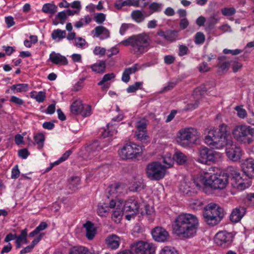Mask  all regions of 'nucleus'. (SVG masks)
Returning a JSON list of instances; mask_svg holds the SVG:
<instances>
[{
  "instance_id": "nucleus-14",
  "label": "nucleus",
  "mask_w": 254,
  "mask_h": 254,
  "mask_svg": "<svg viewBox=\"0 0 254 254\" xmlns=\"http://www.w3.org/2000/svg\"><path fill=\"white\" fill-rule=\"evenodd\" d=\"M70 112L73 115H81L83 117H87L91 114V108L89 105L82 103L79 99L74 101L70 105Z\"/></svg>"
},
{
  "instance_id": "nucleus-44",
  "label": "nucleus",
  "mask_w": 254,
  "mask_h": 254,
  "mask_svg": "<svg viewBox=\"0 0 254 254\" xmlns=\"http://www.w3.org/2000/svg\"><path fill=\"white\" fill-rule=\"evenodd\" d=\"M135 127L137 128V130L136 131H147V124L144 120H141L138 121L136 123Z\"/></svg>"
},
{
  "instance_id": "nucleus-10",
  "label": "nucleus",
  "mask_w": 254,
  "mask_h": 254,
  "mask_svg": "<svg viewBox=\"0 0 254 254\" xmlns=\"http://www.w3.org/2000/svg\"><path fill=\"white\" fill-rule=\"evenodd\" d=\"M141 151L140 147L132 142L126 143L119 150V155L123 160L135 158Z\"/></svg>"
},
{
  "instance_id": "nucleus-60",
  "label": "nucleus",
  "mask_w": 254,
  "mask_h": 254,
  "mask_svg": "<svg viewBox=\"0 0 254 254\" xmlns=\"http://www.w3.org/2000/svg\"><path fill=\"white\" fill-rule=\"evenodd\" d=\"M108 207L107 206L104 207L103 205H98L97 212L98 214L101 216H105V214L108 211Z\"/></svg>"
},
{
  "instance_id": "nucleus-47",
  "label": "nucleus",
  "mask_w": 254,
  "mask_h": 254,
  "mask_svg": "<svg viewBox=\"0 0 254 254\" xmlns=\"http://www.w3.org/2000/svg\"><path fill=\"white\" fill-rule=\"evenodd\" d=\"M84 252H85L84 247L76 246L70 250L69 254H84Z\"/></svg>"
},
{
  "instance_id": "nucleus-32",
  "label": "nucleus",
  "mask_w": 254,
  "mask_h": 254,
  "mask_svg": "<svg viewBox=\"0 0 254 254\" xmlns=\"http://www.w3.org/2000/svg\"><path fill=\"white\" fill-rule=\"evenodd\" d=\"M27 229L25 228L21 230V233L19 235L17 236L15 239V244L16 249H19L21 247L22 245L23 240L25 236H27Z\"/></svg>"
},
{
  "instance_id": "nucleus-34",
  "label": "nucleus",
  "mask_w": 254,
  "mask_h": 254,
  "mask_svg": "<svg viewBox=\"0 0 254 254\" xmlns=\"http://www.w3.org/2000/svg\"><path fill=\"white\" fill-rule=\"evenodd\" d=\"M131 17L137 23L142 22L145 18L143 13L139 10H133L131 13Z\"/></svg>"
},
{
  "instance_id": "nucleus-17",
  "label": "nucleus",
  "mask_w": 254,
  "mask_h": 254,
  "mask_svg": "<svg viewBox=\"0 0 254 254\" xmlns=\"http://www.w3.org/2000/svg\"><path fill=\"white\" fill-rule=\"evenodd\" d=\"M151 234L154 240L159 242L166 241L169 238V233L162 227H155L152 230Z\"/></svg>"
},
{
  "instance_id": "nucleus-55",
  "label": "nucleus",
  "mask_w": 254,
  "mask_h": 254,
  "mask_svg": "<svg viewBox=\"0 0 254 254\" xmlns=\"http://www.w3.org/2000/svg\"><path fill=\"white\" fill-rule=\"evenodd\" d=\"M122 5L134 6L135 7H138V0H126L122 2Z\"/></svg>"
},
{
  "instance_id": "nucleus-21",
  "label": "nucleus",
  "mask_w": 254,
  "mask_h": 254,
  "mask_svg": "<svg viewBox=\"0 0 254 254\" xmlns=\"http://www.w3.org/2000/svg\"><path fill=\"white\" fill-rule=\"evenodd\" d=\"M246 211V208L244 207L235 208L230 215L231 221L235 223L239 222L245 215Z\"/></svg>"
},
{
  "instance_id": "nucleus-11",
  "label": "nucleus",
  "mask_w": 254,
  "mask_h": 254,
  "mask_svg": "<svg viewBox=\"0 0 254 254\" xmlns=\"http://www.w3.org/2000/svg\"><path fill=\"white\" fill-rule=\"evenodd\" d=\"M226 146V153L228 158L234 162L238 161L242 155V149L241 147L234 143L231 136L227 140Z\"/></svg>"
},
{
  "instance_id": "nucleus-3",
  "label": "nucleus",
  "mask_w": 254,
  "mask_h": 254,
  "mask_svg": "<svg viewBox=\"0 0 254 254\" xmlns=\"http://www.w3.org/2000/svg\"><path fill=\"white\" fill-rule=\"evenodd\" d=\"M151 43V38L148 33H142L129 37L122 41L121 43L126 46H130L132 53L140 55L146 52L150 48Z\"/></svg>"
},
{
  "instance_id": "nucleus-4",
  "label": "nucleus",
  "mask_w": 254,
  "mask_h": 254,
  "mask_svg": "<svg viewBox=\"0 0 254 254\" xmlns=\"http://www.w3.org/2000/svg\"><path fill=\"white\" fill-rule=\"evenodd\" d=\"M199 137L200 133L197 129L191 127H186L178 131L176 140L181 146L191 147L197 143Z\"/></svg>"
},
{
  "instance_id": "nucleus-29",
  "label": "nucleus",
  "mask_w": 254,
  "mask_h": 254,
  "mask_svg": "<svg viewBox=\"0 0 254 254\" xmlns=\"http://www.w3.org/2000/svg\"><path fill=\"white\" fill-rule=\"evenodd\" d=\"M58 10V7L52 3H47L43 5L42 11L45 13L50 14H54Z\"/></svg>"
},
{
  "instance_id": "nucleus-62",
  "label": "nucleus",
  "mask_w": 254,
  "mask_h": 254,
  "mask_svg": "<svg viewBox=\"0 0 254 254\" xmlns=\"http://www.w3.org/2000/svg\"><path fill=\"white\" fill-rule=\"evenodd\" d=\"M18 156L22 159H26L30 153L26 148L20 149L18 152Z\"/></svg>"
},
{
  "instance_id": "nucleus-23",
  "label": "nucleus",
  "mask_w": 254,
  "mask_h": 254,
  "mask_svg": "<svg viewBox=\"0 0 254 254\" xmlns=\"http://www.w3.org/2000/svg\"><path fill=\"white\" fill-rule=\"evenodd\" d=\"M49 60L53 64L60 65H66L68 64L67 59L59 53L55 52H52L50 55Z\"/></svg>"
},
{
  "instance_id": "nucleus-1",
  "label": "nucleus",
  "mask_w": 254,
  "mask_h": 254,
  "mask_svg": "<svg viewBox=\"0 0 254 254\" xmlns=\"http://www.w3.org/2000/svg\"><path fill=\"white\" fill-rule=\"evenodd\" d=\"M198 227V218L191 213L180 214L172 223L173 233L183 238H191L195 236Z\"/></svg>"
},
{
  "instance_id": "nucleus-2",
  "label": "nucleus",
  "mask_w": 254,
  "mask_h": 254,
  "mask_svg": "<svg viewBox=\"0 0 254 254\" xmlns=\"http://www.w3.org/2000/svg\"><path fill=\"white\" fill-rule=\"evenodd\" d=\"M230 136L228 127L222 124L220 125L219 128L208 129L207 134L204 138V142L212 148L221 149L225 146L227 139Z\"/></svg>"
},
{
  "instance_id": "nucleus-25",
  "label": "nucleus",
  "mask_w": 254,
  "mask_h": 254,
  "mask_svg": "<svg viewBox=\"0 0 254 254\" xmlns=\"http://www.w3.org/2000/svg\"><path fill=\"white\" fill-rule=\"evenodd\" d=\"M86 229V236L88 240H92L96 234V230L93 225L90 221H87L83 225Z\"/></svg>"
},
{
  "instance_id": "nucleus-53",
  "label": "nucleus",
  "mask_w": 254,
  "mask_h": 254,
  "mask_svg": "<svg viewBox=\"0 0 254 254\" xmlns=\"http://www.w3.org/2000/svg\"><path fill=\"white\" fill-rule=\"evenodd\" d=\"M115 77V75L113 73L106 74L104 75L102 79L98 83V84L99 85H103L105 82L109 81L111 79L114 78Z\"/></svg>"
},
{
  "instance_id": "nucleus-50",
  "label": "nucleus",
  "mask_w": 254,
  "mask_h": 254,
  "mask_svg": "<svg viewBox=\"0 0 254 254\" xmlns=\"http://www.w3.org/2000/svg\"><path fill=\"white\" fill-rule=\"evenodd\" d=\"M236 11L234 7H225L222 9V14L224 16H230L234 15Z\"/></svg>"
},
{
  "instance_id": "nucleus-39",
  "label": "nucleus",
  "mask_w": 254,
  "mask_h": 254,
  "mask_svg": "<svg viewBox=\"0 0 254 254\" xmlns=\"http://www.w3.org/2000/svg\"><path fill=\"white\" fill-rule=\"evenodd\" d=\"M230 63L229 62H224L221 64L218 65V69L217 72L219 74H222L226 73L229 69Z\"/></svg>"
},
{
  "instance_id": "nucleus-46",
  "label": "nucleus",
  "mask_w": 254,
  "mask_h": 254,
  "mask_svg": "<svg viewBox=\"0 0 254 254\" xmlns=\"http://www.w3.org/2000/svg\"><path fill=\"white\" fill-rule=\"evenodd\" d=\"M189 181L186 180L183 181L181 182L180 186V190L182 191L184 193L186 194H189L190 192L191 191V190L188 189L189 187Z\"/></svg>"
},
{
  "instance_id": "nucleus-51",
  "label": "nucleus",
  "mask_w": 254,
  "mask_h": 254,
  "mask_svg": "<svg viewBox=\"0 0 254 254\" xmlns=\"http://www.w3.org/2000/svg\"><path fill=\"white\" fill-rule=\"evenodd\" d=\"M149 8L150 10H152L153 12H159L162 9V4L157 2H153L149 5Z\"/></svg>"
},
{
  "instance_id": "nucleus-37",
  "label": "nucleus",
  "mask_w": 254,
  "mask_h": 254,
  "mask_svg": "<svg viewBox=\"0 0 254 254\" xmlns=\"http://www.w3.org/2000/svg\"><path fill=\"white\" fill-rule=\"evenodd\" d=\"M218 13L212 14L207 21V25L209 28H212L219 20Z\"/></svg>"
},
{
  "instance_id": "nucleus-49",
  "label": "nucleus",
  "mask_w": 254,
  "mask_h": 254,
  "mask_svg": "<svg viewBox=\"0 0 254 254\" xmlns=\"http://www.w3.org/2000/svg\"><path fill=\"white\" fill-rule=\"evenodd\" d=\"M205 37L202 32H197L195 35L194 42L196 44H202L204 43Z\"/></svg>"
},
{
  "instance_id": "nucleus-63",
  "label": "nucleus",
  "mask_w": 254,
  "mask_h": 254,
  "mask_svg": "<svg viewBox=\"0 0 254 254\" xmlns=\"http://www.w3.org/2000/svg\"><path fill=\"white\" fill-rule=\"evenodd\" d=\"M242 52V50L240 49H235V50H229L227 49H225L223 50V53L225 54H231L233 55H237L241 54Z\"/></svg>"
},
{
  "instance_id": "nucleus-42",
  "label": "nucleus",
  "mask_w": 254,
  "mask_h": 254,
  "mask_svg": "<svg viewBox=\"0 0 254 254\" xmlns=\"http://www.w3.org/2000/svg\"><path fill=\"white\" fill-rule=\"evenodd\" d=\"M159 254H178V253L174 247L165 246L161 249Z\"/></svg>"
},
{
  "instance_id": "nucleus-52",
  "label": "nucleus",
  "mask_w": 254,
  "mask_h": 254,
  "mask_svg": "<svg viewBox=\"0 0 254 254\" xmlns=\"http://www.w3.org/2000/svg\"><path fill=\"white\" fill-rule=\"evenodd\" d=\"M86 44L85 40L81 37L76 38L75 40L74 45L78 48H84Z\"/></svg>"
},
{
  "instance_id": "nucleus-64",
  "label": "nucleus",
  "mask_w": 254,
  "mask_h": 254,
  "mask_svg": "<svg viewBox=\"0 0 254 254\" xmlns=\"http://www.w3.org/2000/svg\"><path fill=\"white\" fill-rule=\"evenodd\" d=\"M164 63L167 64H171L174 63L175 58L172 55H167L164 57Z\"/></svg>"
},
{
  "instance_id": "nucleus-15",
  "label": "nucleus",
  "mask_w": 254,
  "mask_h": 254,
  "mask_svg": "<svg viewBox=\"0 0 254 254\" xmlns=\"http://www.w3.org/2000/svg\"><path fill=\"white\" fill-rule=\"evenodd\" d=\"M233 237V235L231 233L222 231L216 234L214 241L218 246L223 248H226L231 245Z\"/></svg>"
},
{
  "instance_id": "nucleus-20",
  "label": "nucleus",
  "mask_w": 254,
  "mask_h": 254,
  "mask_svg": "<svg viewBox=\"0 0 254 254\" xmlns=\"http://www.w3.org/2000/svg\"><path fill=\"white\" fill-rule=\"evenodd\" d=\"M105 243L108 248L112 250H116L120 246V238L116 235H110L106 238Z\"/></svg>"
},
{
  "instance_id": "nucleus-13",
  "label": "nucleus",
  "mask_w": 254,
  "mask_h": 254,
  "mask_svg": "<svg viewBox=\"0 0 254 254\" xmlns=\"http://www.w3.org/2000/svg\"><path fill=\"white\" fill-rule=\"evenodd\" d=\"M130 251L133 254H154L155 247L151 243L139 241L131 245Z\"/></svg>"
},
{
  "instance_id": "nucleus-41",
  "label": "nucleus",
  "mask_w": 254,
  "mask_h": 254,
  "mask_svg": "<svg viewBox=\"0 0 254 254\" xmlns=\"http://www.w3.org/2000/svg\"><path fill=\"white\" fill-rule=\"evenodd\" d=\"M178 37V33L174 30L168 31L166 32L165 39L167 41L173 42L177 40Z\"/></svg>"
},
{
  "instance_id": "nucleus-27",
  "label": "nucleus",
  "mask_w": 254,
  "mask_h": 254,
  "mask_svg": "<svg viewBox=\"0 0 254 254\" xmlns=\"http://www.w3.org/2000/svg\"><path fill=\"white\" fill-rule=\"evenodd\" d=\"M66 37V32L65 30H62L60 29H57L53 31L51 34V37L52 39L56 42H60L62 39Z\"/></svg>"
},
{
  "instance_id": "nucleus-38",
  "label": "nucleus",
  "mask_w": 254,
  "mask_h": 254,
  "mask_svg": "<svg viewBox=\"0 0 254 254\" xmlns=\"http://www.w3.org/2000/svg\"><path fill=\"white\" fill-rule=\"evenodd\" d=\"M31 97L35 98L37 102L41 103L44 101L46 95L45 93L43 91H40L38 93L35 91H33L31 92Z\"/></svg>"
},
{
  "instance_id": "nucleus-22",
  "label": "nucleus",
  "mask_w": 254,
  "mask_h": 254,
  "mask_svg": "<svg viewBox=\"0 0 254 254\" xmlns=\"http://www.w3.org/2000/svg\"><path fill=\"white\" fill-rule=\"evenodd\" d=\"M92 33H94V37H98L102 40L108 38L110 35L109 30L103 26L96 27Z\"/></svg>"
},
{
  "instance_id": "nucleus-7",
  "label": "nucleus",
  "mask_w": 254,
  "mask_h": 254,
  "mask_svg": "<svg viewBox=\"0 0 254 254\" xmlns=\"http://www.w3.org/2000/svg\"><path fill=\"white\" fill-rule=\"evenodd\" d=\"M201 176L202 183L205 186H210L214 190H223L226 187L228 182V176L225 173L220 174H214L207 176Z\"/></svg>"
},
{
  "instance_id": "nucleus-30",
  "label": "nucleus",
  "mask_w": 254,
  "mask_h": 254,
  "mask_svg": "<svg viewBox=\"0 0 254 254\" xmlns=\"http://www.w3.org/2000/svg\"><path fill=\"white\" fill-rule=\"evenodd\" d=\"M174 156L175 160L176 161L177 164L179 165L185 164L188 160V157L179 151H177L175 152Z\"/></svg>"
},
{
  "instance_id": "nucleus-58",
  "label": "nucleus",
  "mask_w": 254,
  "mask_h": 254,
  "mask_svg": "<svg viewBox=\"0 0 254 254\" xmlns=\"http://www.w3.org/2000/svg\"><path fill=\"white\" fill-rule=\"evenodd\" d=\"M106 53V49L104 48H101L100 46H96L93 50V53L95 55L103 56Z\"/></svg>"
},
{
  "instance_id": "nucleus-48",
  "label": "nucleus",
  "mask_w": 254,
  "mask_h": 254,
  "mask_svg": "<svg viewBox=\"0 0 254 254\" xmlns=\"http://www.w3.org/2000/svg\"><path fill=\"white\" fill-rule=\"evenodd\" d=\"M142 82H136L134 84L130 85L127 89V91L128 93H133L140 88L141 86L142 85Z\"/></svg>"
},
{
  "instance_id": "nucleus-28",
  "label": "nucleus",
  "mask_w": 254,
  "mask_h": 254,
  "mask_svg": "<svg viewBox=\"0 0 254 254\" xmlns=\"http://www.w3.org/2000/svg\"><path fill=\"white\" fill-rule=\"evenodd\" d=\"M119 202L121 206L118 205L112 214V218L115 221H117L118 220L120 221L123 215L124 211H125L123 203L120 201H119Z\"/></svg>"
},
{
  "instance_id": "nucleus-24",
  "label": "nucleus",
  "mask_w": 254,
  "mask_h": 254,
  "mask_svg": "<svg viewBox=\"0 0 254 254\" xmlns=\"http://www.w3.org/2000/svg\"><path fill=\"white\" fill-rule=\"evenodd\" d=\"M123 185L119 184H112L108 188V193L113 197L116 198L123 192Z\"/></svg>"
},
{
  "instance_id": "nucleus-40",
  "label": "nucleus",
  "mask_w": 254,
  "mask_h": 254,
  "mask_svg": "<svg viewBox=\"0 0 254 254\" xmlns=\"http://www.w3.org/2000/svg\"><path fill=\"white\" fill-rule=\"evenodd\" d=\"M80 183V179L77 176L71 177L69 183V188L75 190L77 189Z\"/></svg>"
},
{
  "instance_id": "nucleus-61",
  "label": "nucleus",
  "mask_w": 254,
  "mask_h": 254,
  "mask_svg": "<svg viewBox=\"0 0 254 254\" xmlns=\"http://www.w3.org/2000/svg\"><path fill=\"white\" fill-rule=\"evenodd\" d=\"M189 48L185 45H180L179 48L178 55L179 56H183L187 54Z\"/></svg>"
},
{
  "instance_id": "nucleus-59",
  "label": "nucleus",
  "mask_w": 254,
  "mask_h": 254,
  "mask_svg": "<svg viewBox=\"0 0 254 254\" xmlns=\"http://www.w3.org/2000/svg\"><path fill=\"white\" fill-rule=\"evenodd\" d=\"M19 175L20 171L18 169V166L16 165L12 169L11 178L12 179H16Z\"/></svg>"
},
{
  "instance_id": "nucleus-43",
  "label": "nucleus",
  "mask_w": 254,
  "mask_h": 254,
  "mask_svg": "<svg viewBox=\"0 0 254 254\" xmlns=\"http://www.w3.org/2000/svg\"><path fill=\"white\" fill-rule=\"evenodd\" d=\"M188 185V189L191 190V191L190 192V193H191V192H196L197 190H199L201 188V185L194 181H189Z\"/></svg>"
},
{
  "instance_id": "nucleus-8",
  "label": "nucleus",
  "mask_w": 254,
  "mask_h": 254,
  "mask_svg": "<svg viewBox=\"0 0 254 254\" xmlns=\"http://www.w3.org/2000/svg\"><path fill=\"white\" fill-rule=\"evenodd\" d=\"M145 172L147 178L150 180L158 181L165 176L166 167L158 162H152L147 164Z\"/></svg>"
},
{
  "instance_id": "nucleus-9",
  "label": "nucleus",
  "mask_w": 254,
  "mask_h": 254,
  "mask_svg": "<svg viewBox=\"0 0 254 254\" xmlns=\"http://www.w3.org/2000/svg\"><path fill=\"white\" fill-rule=\"evenodd\" d=\"M226 172L225 174L228 176V178H231V185L234 188L239 190H243L250 186L249 183L244 182L237 168L229 166L227 168Z\"/></svg>"
},
{
  "instance_id": "nucleus-36",
  "label": "nucleus",
  "mask_w": 254,
  "mask_h": 254,
  "mask_svg": "<svg viewBox=\"0 0 254 254\" xmlns=\"http://www.w3.org/2000/svg\"><path fill=\"white\" fill-rule=\"evenodd\" d=\"M28 84L26 83L16 84L11 86L10 89L12 91L17 92H25L28 90Z\"/></svg>"
},
{
  "instance_id": "nucleus-12",
  "label": "nucleus",
  "mask_w": 254,
  "mask_h": 254,
  "mask_svg": "<svg viewBox=\"0 0 254 254\" xmlns=\"http://www.w3.org/2000/svg\"><path fill=\"white\" fill-rule=\"evenodd\" d=\"M219 155L217 152L209 149L206 147H200L198 150V161L202 164L208 162L214 163Z\"/></svg>"
},
{
  "instance_id": "nucleus-35",
  "label": "nucleus",
  "mask_w": 254,
  "mask_h": 254,
  "mask_svg": "<svg viewBox=\"0 0 254 254\" xmlns=\"http://www.w3.org/2000/svg\"><path fill=\"white\" fill-rule=\"evenodd\" d=\"M34 139L38 145V148L41 149L43 147L45 139L44 135L42 133H37L34 136Z\"/></svg>"
},
{
  "instance_id": "nucleus-31",
  "label": "nucleus",
  "mask_w": 254,
  "mask_h": 254,
  "mask_svg": "<svg viewBox=\"0 0 254 254\" xmlns=\"http://www.w3.org/2000/svg\"><path fill=\"white\" fill-rule=\"evenodd\" d=\"M175 161L174 155L172 156L169 152H167L163 157V162L166 164V168L172 167Z\"/></svg>"
},
{
  "instance_id": "nucleus-33",
  "label": "nucleus",
  "mask_w": 254,
  "mask_h": 254,
  "mask_svg": "<svg viewBox=\"0 0 254 254\" xmlns=\"http://www.w3.org/2000/svg\"><path fill=\"white\" fill-rule=\"evenodd\" d=\"M93 71L97 73H103L105 70V62L103 61H100L98 63H96L91 66Z\"/></svg>"
},
{
  "instance_id": "nucleus-45",
  "label": "nucleus",
  "mask_w": 254,
  "mask_h": 254,
  "mask_svg": "<svg viewBox=\"0 0 254 254\" xmlns=\"http://www.w3.org/2000/svg\"><path fill=\"white\" fill-rule=\"evenodd\" d=\"M135 135L137 138V139L142 141L145 142L147 140L149 136L147 134V131H136L135 133Z\"/></svg>"
},
{
  "instance_id": "nucleus-56",
  "label": "nucleus",
  "mask_w": 254,
  "mask_h": 254,
  "mask_svg": "<svg viewBox=\"0 0 254 254\" xmlns=\"http://www.w3.org/2000/svg\"><path fill=\"white\" fill-rule=\"evenodd\" d=\"M235 109L237 111V115L239 118L244 119L246 117L247 112L245 109L240 106H236Z\"/></svg>"
},
{
  "instance_id": "nucleus-26",
  "label": "nucleus",
  "mask_w": 254,
  "mask_h": 254,
  "mask_svg": "<svg viewBox=\"0 0 254 254\" xmlns=\"http://www.w3.org/2000/svg\"><path fill=\"white\" fill-rule=\"evenodd\" d=\"M137 64H134L131 67L126 68L122 75V81L125 83H127L130 80V74L134 73L137 71Z\"/></svg>"
},
{
  "instance_id": "nucleus-5",
  "label": "nucleus",
  "mask_w": 254,
  "mask_h": 254,
  "mask_svg": "<svg viewBox=\"0 0 254 254\" xmlns=\"http://www.w3.org/2000/svg\"><path fill=\"white\" fill-rule=\"evenodd\" d=\"M203 215L207 223L209 225L214 226L222 220L224 212L223 209L219 205L211 203L206 206Z\"/></svg>"
},
{
  "instance_id": "nucleus-57",
  "label": "nucleus",
  "mask_w": 254,
  "mask_h": 254,
  "mask_svg": "<svg viewBox=\"0 0 254 254\" xmlns=\"http://www.w3.org/2000/svg\"><path fill=\"white\" fill-rule=\"evenodd\" d=\"M106 19V15L103 13H98L94 17L95 21L98 24L102 23Z\"/></svg>"
},
{
  "instance_id": "nucleus-16",
  "label": "nucleus",
  "mask_w": 254,
  "mask_h": 254,
  "mask_svg": "<svg viewBox=\"0 0 254 254\" xmlns=\"http://www.w3.org/2000/svg\"><path fill=\"white\" fill-rule=\"evenodd\" d=\"M102 149L99 141L95 140L87 146L84 154L85 159H92L98 154V152Z\"/></svg>"
},
{
  "instance_id": "nucleus-54",
  "label": "nucleus",
  "mask_w": 254,
  "mask_h": 254,
  "mask_svg": "<svg viewBox=\"0 0 254 254\" xmlns=\"http://www.w3.org/2000/svg\"><path fill=\"white\" fill-rule=\"evenodd\" d=\"M67 15L65 10L59 12L56 15V18L60 21V23L63 24L66 19Z\"/></svg>"
},
{
  "instance_id": "nucleus-19",
  "label": "nucleus",
  "mask_w": 254,
  "mask_h": 254,
  "mask_svg": "<svg viewBox=\"0 0 254 254\" xmlns=\"http://www.w3.org/2000/svg\"><path fill=\"white\" fill-rule=\"evenodd\" d=\"M242 169L246 176L249 178H254V159H246L242 164Z\"/></svg>"
},
{
  "instance_id": "nucleus-6",
  "label": "nucleus",
  "mask_w": 254,
  "mask_h": 254,
  "mask_svg": "<svg viewBox=\"0 0 254 254\" xmlns=\"http://www.w3.org/2000/svg\"><path fill=\"white\" fill-rule=\"evenodd\" d=\"M234 138L238 142L250 144L254 141V128L241 125L236 126L232 131Z\"/></svg>"
},
{
  "instance_id": "nucleus-18",
  "label": "nucleus",
  "mask_w": 254,
  "mask_h": 254,
  "mask_svg": "<svg viewBox=\"0 0 254 254\" xmlns=\"http://www.w3.org/2000/svg\"><path fill=\"white\" fill-rule=\"evenodd\" d=\"M121 202L123 204L124 209L125 211L131 212L132 215L135 214L138 212L139 205L138 202L133 197L128 198L125 203L123 201H122Z\"/></svg>"
}]
</instances>
